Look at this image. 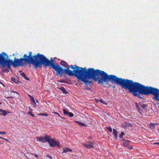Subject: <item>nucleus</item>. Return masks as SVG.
Listing matches in <instances>:
<instances>
[{
    "instance_id": "1",
    "label": "nucleus",
    "mask_w": 159,
    "mask_h": 159,
    "mask_svg": "<svg viewBox=\"0 0 159 159\" xmlns=\"http://www.w3.org/2000/svg\"><path fill=\"white\" fill-rule=\"evenodd\" d=\"M74 72L70 71V75H75V76L79 80L84 82L85 85L91 84L92 81L87 80L92 79L95 82L98 81V84L102 85L103 82L108 83L110 81L112 83H116L121 86L122 88L126 79L117 77L114 75L107 74L103 71L98 69L95 70L93 68H89L80 67L75 66Z\"/></svg>"
},
{
    "instance_id": "2",
    "label": "nucleus",
    "mask_w": 159,
    "mask_h": 159,
    "mask_svg": "<svg viewBox=\"0 0 159 159\" xmlns=\"http://www.w3.org/2000/svg\"><path fill=\"white\" fill-rule=\"evenodd\" d=\"M32 52H30L29 53L28 56L26 54H25L23 56V58L19 59L15 58L13 61L12 60L9 59L8 56L5 53L6 66H7L9 69L11 70V65L14 67H16L23 66L26 63H29L32 64L35 68L38 67L41 68L42 65H43L44 67L50 66L55 70H58L60 67L54 64L53 60H49L43 55L39 53L33 56H32Z\"/></svg>"
},
{
    "instance_id": "3",
    "label": "nucleus",
    "mask_w": 159,
    "mask_h": 159,
    "mask_svg": "<svg viewBox=\"0 0 159 159\" xmlns=\"http://www.w3.org/2000/svg\"><path fill=\"white\" fill-rule=\"evenodd\" d=\"M122 88L128 89L130 93L134 96H137L140 98H143L139 94L148 95L146 93V86L137 82H134L133 80L126 79V80Z\"/></svg>"
},
{
    "instance_id": "4",
    "label": "nucleus",
    "mask_w": 159,
    "mask_h": 159,
    "mask_svg": "<svg viewBox=\"0 0 159 159\" xmlns=\"http://www.w3.org/2000/svg\"><path fill=\"white\" fill-rule=\"evenodd\" d=\"M60 64L62 66L66 68L65 69H63L61 67V66H59V65H55L54 63V64L55 66H59L60 67V68H59L58 69V70H55L57 71L56 74L57 75H58V74L60 75V76L61 77V75L64 73H65L67 74L69 76H72L75 75H75H70L69 74V73L70 72V71L72 72H73V73H74V70L75 69V68H76L75 66H77V65H75L74 66H73V65H71L69 67H68L69 66L68 64L66 61H61L60 62Z\"/></svg>"
},
{
    "instance_id": "5",
    "label": "nucleus",
    "mask_w": 159,
    "mask_h": 159,
    "mask_svg": "<svg viewBox=\"0 0 159 159\" xmlns=\"http://www.w3.org/2000/svg\"><path fill=\"white\" fill-rule=\"evenodd\" d=\"M146 92L148 95L152 94L154 96L153 99L159 101V89L157 88L152 87L146 86Z\"/></svg>"
},
{
    "instance_id": "6",
    "label": "nucleus",
    "mask_w": 159,
    "mask_h": 159,
    "mask_svg": "<svg viewBox=\"0 0 159 159\" xmlns=\"http://www.w3.org/2000/svg\"><path fill=\"white\" fill-rule=\"evenodd\" d=\"M5 53L4 52H2L0 53V66L3 72H7L9 71V70L7 69H4V67L6 66V59Z\"/></svg>"
},
{
    "instance_id": "7",
    "label": "nucleus",
    "mask_w": 159,
    "mask_h": 159,
    "mask_svg": "<svg viewBox=\"0 0 159 159\" xmlns=\"http://www.w3.org/2000/svg\"><path fill=\"white\" fill-rule=\"evenodd\" d=\"M49 144L51 147H54L56 146L58 147H60V145L59 144V142L55 140L54 139H52L49 142Z\"/></svg>"
},
{
    "instance_id": "8",
    "label": "nucleus",
    "mask_w": 159,
    "mask_h": 159,
    "mask_svg": "<svg viewBox=\"0 0 159 159\" xmlns=\"http://www.w3.org/2000/svg\"><path fill=\"white\" fill-rule=\"evenodd\" d=\"M86 148L88 149H91L94 147V143L92 142L87 141L83 144Z\"/></svg>"
},
{
    "instance_id": "9",
    "label": "nucleus",
    "mask_w": 159,
    "mask_h": 159,
    "mask_svg": "<svg viewBox=\"0 0 159 159\" xmlns=\"http://www.w3.org/2000/svg\"><path fill=\"white\" fill-rule=\"evenodd\" d=\"M37 140L38 141H39L43 143H44L46 142V139L44 137H40L37 138Z\"/></svg>"
},
{
    "instance_id": "10",
    "label": "nucleus",
    "mask_w": 159,
    "mask_h": 159,
    "mask_svg": "<svg viewBox=\"0 0 159 159\" xmlns=\"http://www.w3.org/2000/svg\"><path fill=\"white\" fill-rule=\"evenodd\" d=\"M122 141L124 146L126 147H128L127 146L130 142V141L125 140L124 139H123Z\"/></svg>"
},
{
    "instance_id": "11",
    "label": "nucleus",
    "mask_w": 159,
    "mask_h": 159,
    "mask_svg": "<svg viewBox=\"0 0 159 159\" xmlns=\"http://www.w3.org/2000/svg\"><path fill=\"white\" fill-rule=\"evenodd\" d=\"M117 130L114 129H113V134L114 135V137L116 139H117Z\"/></svg>"
},
{
    "instance_id": "12",
    "label": "nucleus",
    "mask_w": 159,
    "mask_h": 159,
    "mask_svg": "<svg viewBox=\"0 0 159 159\" xmlns=\"http://www.w3.org/2000/svg\"><path fill=\"white\" fill-rule=\"evenodd\" d=\"M139 104L141 107L143 109H145V108L148 107V105L146 104H144L142 102H139Z\"/></svg>"
},
{
    "instance_id": "13",
    "label": "nucleus",
    "mask_w": 159,
    "mask_h": 159,
    "mask_svg": "<svg viewBox=\"0 0 159 159\" xmlns=\"http://www.w3.org/2000/svg\"><path fill=\"white\" fill-rule=\"evenodd\" d=\"M71 151H72V150L70 149L69 148H66L63 149L62 152H63V153L67 152H71Z\"/></svg>"
},
{
    "instance_id": "14",
    "label": "nucleus",
    "mask_w": 159,
    "mask_h": 159,
    "mask_svg": "<svg viewBox=\"0 0 159 159\" xmlns=\"http://www.w3.org/2000/svg\"><path fill=\"white\" fill-rule=\"evenodd\" d=\"M20 75L27 80H30V78L26 76L24 73L23 72L20 74Z\"/></svg>"
},
{
    "instance_id": "15",
    "label": "nucleus",
    "mask_w": 159,
    "mask_h": 159,
    "mask_svg": "<svg viewBox=\"0 0 159 159\" xmlns=\"http://www.w3.org/2000/svg\"><path fill=\"white\" fill-rule=\"evenodd\" d=\"M75 121L76 123H78L79 125H82V126H85V127H86L87 126L86 125L85 123H84L81 122L80 121H76V120Z\"/></svg>"
},
{
    "instance_id": "16",
    "label": "nucleus",
    "mask_w": 159,
    "mask_h": 159,
    "mask_svg": "<svg viewBox=\"0 0 159 159\" xmlns=\"http://www.w3.org/2000/svg\"><path fill=\"white\" fill-rule=\"evenodd\" d=\"M60 89L63 93L66 94L68 92L66 91L65 89L63 87H61L60 88H58Z\"/></svg>"
},
{
    "instance_id": "17",
    "label": "nucleus",
    "mask_w": 159,
    "mask_h": 159,
    "mask_svg": "<svg viewBox=\"0 0 159 159\" xmlns=\"http://www.w3.org/2000/svg\"><path fill=\"white\" fill-rule=\"evenodd\" d=\"M45 139H46V141L48 142L49 143L50 141H51V137L49 136L45 135Z\"/></svg>"
},
{
    "instance_id": "18",
    "label": "nucleus",
    "mask_w": 159,
    "mask_h": 159,
    "mask_svg": "<svg viewBox=\"0 0 159 159\" xmlns=\"http://www.w3.org/2000/svg\"><path fill=\"white\" fill-rule=\"evenodd\" d=\"M98 101L103 103V104L106 105L107 104L106 102L105 101H104L103 100H102V99H99L98 100Z\"/></svg>"
},
{
    "instance_id": "19",
    "label": "nucleus",
    "mask_w": 159,
    "mask_h": 159,
    "mask_svg": "<svg viewBox=\"0 0 159 159\" xmlns=\"http://www.w3.org/2000/svg\"><path fill=\"white\" fill-rule=\"evenodd\" d=\"M38 115L45 116H48V114L46 113H45V112L41 113L40 114H38Z\"/></svg>"
},
{
    "instance_id": "20",
    "label": "nucleus",
    "mask_w": 159,
    "mask_h": 159,
    "mask_svg": "<svg viewBox=\"0 0 159 159\" xmlns=\"http://www.w3.org/2000/svg\"><path fill=\"white\" fill-rule=\"evenodd\" d=\"M31 97V101L32 103H35V102L34 101V100L33 98V97H31Z\"/></svg>"
},
{
    "instance_id": "21",
    "label": "nucleus",
    "mask_w": 159,
    "mask_h": 159,
    "mask_svg": "<svg viewBox=\"0 0 159 159\" xmlns=\"http://www.w3.org/2000/svg\"><path fill=\"white\" fill-rule=\"evenodd\" d=\"M125 134L124 132H121L120 134L119 135V137L120 138H123V136Z\"/></svg>"
},
{
    "instance_id": "22",
    "label": "nucleus",
    "mask_w": 159,
    "mask_h": 159,
    "mask_svg": "<svg viewBox=\"0 0 159 159\" xmlns=\"http://www.w3.org/2000/svg\"><path fill=\"white\" fill-rule=\"evenodd\" d=\"M63 113L64 114L66 115H68L69 112L67 111L65 109H63Z\"/></svg>"
},
{
    "instance_id": "23",
    "label": "nucleus",
    "mask_w": 159,
    "mask_h": 159,
    "mask_svg": "<svg viewBox=\"0 0 159 159\" xmlns=\"http://www.w3.org/2000/svg\"><path fill=\"white\" fill-rule=\"evenodd\" d=\"M68 115L70 117H72L73 116H74L73 114L71 112H69V113L68 114Z\"/></svg>"
},
{
    "instance_id": "24",
    "label": "nucleus",
    "mask_w": 159,
    "mask_h": 159,
    "mask_svg": "<svg viewBox=\"0 0 159 159\" xmlns=\"http://www.w3.org/2000/svg\"><path fill=\"white\" fill-rule=\"evenodd\" d=\"M1 114L4 116H5L7 114V112H6V111H5V110H4L2 111V112Z\"/></svg>"
},
{
    "instance_id": "25",
    "label": "nucleus",
    "mask_w": 159,
    "mask_h": 159,
    "mask_svg": "<svg viewBox=\"0 0 159 159\" xmlns=\"http://www.w3.org/2000/svg\"><path fill=\"white\" fill-rule=\"evenodd\" d=\"M53 113H54V114H56V115H57L59 117H61V118H64V117H61L60 114H59L58 113H57L56 112H52Z\"/></svg>"
},
{
    "instance_id": "26",
    "label": "nucleus",
    "mask_w": 159,
    "mask_h": 159,
    "mask_svg": "<svg viewBox=\"0 0 159 159\" xmlns=\"http://www.w3.org/2000/svg\"><path fill=\"white\" fill-rule=\"evenodd\" d=\"M135 104L136 107L137 108V110L139 109V105H138V103L137 102H136L135 103Z\"/></svg>"
},
{
    "instance_id": "27",
    "label": "nucleus",
    "mask_w": 159,
    "mask_h": 159,
    "mask_svg": "<svg viewBox=\"0 0 159 159\" xmlns=\"http://www.w3.org/2000/svg\"><path fill=\"white\" fill-rule=\"evenodd\" d=\"M150 127H153L154 128V127L155 126V125L154 124L152 123H151L150 125Z\"/></svg>"
},
{
    "instance_id": "28",
    "label": "nucleus",
    "mask_w": 159,
    "mask_h": 159,
    "mask_svg": "<svg viewBox=\"0 0 159 159\" xmlns=\"http://www.w3.org/2000/svg\"><path fill=\"white\" fill-rule=\"evenodd\" d=\"M107 129H108L109 131H110V132H112V129L111 127H108Z\"/></svg>"
},
{
    "instance_id": "29",
    "label": "nucleus",
    "mask_w": 159,
    "mask_h": 159,
    "mask_svg": "<svg viewBox=\"0 0 159 159\" xmlns=\"http://www.w3.org/2000/svg\"><path fill=\"white\" fill-rule=\"evenodd\" d=\"M138 112L140 113H141L143 112V110L142 109L139 108V109H138Z\"/></svg>"
},
{
    "instance_id": "30",
    "label": "nucleus",
    "mask_w": 159,
    "mask_h": 159,
    "mask_svg": "<svg viewBox=\"0 0 159 159\" xmlns=\"http://www.w3.org/2000/svg\"><path fill=\"white\" fill-rule=\"evenodd\" d=\"M0 139H4L7 142H8L9 141V140L7 139H5V138H4L1 137L0 136Z\"/></svg>"
},
{
    "instance_id": "31",
    "label": "nucleus",
    "mask_w": 159,
    "mask_h": 159,
    "mask_svg": "<svg viewBox=\"0 0 159 159\" xmlns=\"http://www.w3.org/2000/svg\"><path fill=\"white\" fill-rule=\"evenodd\" d=\"M6 134V133L5 132L3 131V132H0V134Z\"/></svg>"
},
{
    "instance_id": "32",
    "label": "nucleus",
    "mask_w": 159,
    "mask_h": 159,
    "mask_svg": "<svg viewBox=\"0 0 159 159\" xmlns=\"http://www.w3.org/2000/svg\"><path fill=\"white\" fill-rule=\"evenodd\" d=\"M28 114L30 115L32 117H34V115L32 114L30 112H28Z\"/></svg>"
},
{
    "instance_id": "33",
    "label": "nucleus",
    "mask_w": 159,
    "mask_h": 159,
    "mask_svg": "<svg viewBox=\"0 0 159 159\" xmlns=\"http://www.w3.org/2000/svg\"><path fill=\"white\" fill-rule=\"evenodd\" d=\"M127 147L128 148H129L130 150H131V149H133V147L131 146L129 147Z\"/></svg>"
},
{
    "instance_id": "34",
    "label": "nucleus",
    "mask_w": 159,
    "mask_h": 159,
    "mask_svg": "<svg viewBox=\"0 0 159 159\" xmlns=\"http://www.w3.org/2000/svg\"><path fill=\"white\" fill-rule=\"evenodd\" d=\"M13 96H9V97H7V98H11V99H12L13 98Z\"/></svg>"
},
{
    "instance_id": "35",
    "label": "nucleus",
    "mask_w": 159,
    "mask_h": 159,
    "mask_svg": "<svg viewBox=\"0 0 159 159\" xmlns=\"http://www.w3.org/2000/svg\"><path fill=\"white\" fill-rule=\"evenodd\" d=\"M47 157L49 158L50 159H52L49 155H47Z\"/></svg>"
},
{
    "instance_id": "36",
    "label": "nucleus",
    "mask_w": 159,
    "mask_h": 159,
    "mask_svg": "<svg viewBox=\"0 0 159 159\" xmlns=\"http://www.w3.org/2000/svg\"><path fill=\"white\" fill-rule=\"evenodd\" d=\"M32 154L34 156L36 157H38V155L37 154Z\"/></svg>"
},
{
    "instance_id": "37",
    "label": "nucleus",
    "mask_w": 159,
    "mask_h": 159,
    "mask_svg": "<svg viewBox=\"0 0 159 159\" xmlns=\"http://www.w3.org/2000/svg\"><path fill=\"white\" fill-rule=\"evenodd\" d=\"M11 92H13V93H16L17 94H18V93L17 92H16V91H11Z\"/></svg>"
},
{
    "instance_id": "38",
    "label": "nucleus",
    "mask_w": 159,
    "mask_h": 159,
    "mask_svg": "<svg viewBox=\"0 0 159 159\" xmlns=\"http://www.w3.org/2000/svg\"><path fill=\"white\" fill-rule=\"evenodd\" d=\"M33 107H36V103H35H35H33Z\"/></svg>"
},
{
    "instance_id": "39",
    "label": "nucleus",
    "mask_w": 159,
    "mask_h": 159,
    "mask_svg": "<svg viewBox=\"0 0 159 159\" xmlns=\"http://www.w3.org/2000/svg\"><path fill=\"white\" fill-rule=\"evenodd\" d=\"M153 143L154 144H159V142H155V143Z\"/></svg>"
},
{
    "instance_id": "40",
    "label": "nucleus",
    "mask_w": 159,
    "mask_h": 159,
    "mask_svg": "<svg viewBox=\"0 0 159 159\" xmlns=\"http://www.w3.org/2000/svg\"><path fill=\"white\" fill-rule=\"evenodd\" d=\"M4 111V110H2L1 109H0V111L1 112H2V111Z\"/></svg>"
},
{
    "instance_id": "41",
    "label": "nucleus",
    "mask_w": 159,
    "mask_h": 159,
    "mask_svg": "<svg viewBox=\"0 0 159 159\" xmlns=\"http://www.w3.org/2000/svg\"><path fill=\"white\" fill-rule=\"evenodd\" d=\"M115 86H112V88H115Z\"/></svg>"
},
{
    "instance_id": "42",
    "label": "nucleus",
    "mask_w": 159,
    "mask_h": 159,
    "mask_svg": "<svg viewBox=\"0 0 159 159\" xmlns=\"http://www.w3.org/2000/svg\"><path fill=\"white\" fill-rule=\"evenodd\" d=\"M12 79H14V78L13 77H12L11 78V80H12Z\"/></svg>"
},
{
    "instance_id": "43",
    "label": "nucleus",
    "mask_w": 159,
    "mask_h": 159,
    "mask_svg": "<svg viewBox=\"0 0 159 159\" xmlns=\"http://www.w3.org/2000/svg\"><path fill=\"white\" fill-rule=\"evenodd\" d=\"M2 103L0 102V104H1Z\"/></svg>"
},
{
    "instance_id": "44",
    "label": "nucleus",
    "mask_w": 159,
    "mask_h": 159,
    "mask_svg": "<svg viewBox=\"0 0 159 159\" xmlns=\"http://www.w3.org/2000/svg\"><path fill=\"white\" fill-rule=\"evenodd\" d=\"M36 101L38 102V101L37 100Z\"/></svg>"
},
{
    "instance_id": "45",
    "label": "nucleus",
    "mask_w": 159,
    "mask_h": 159,
    "mask_svg": "<svg viewBox=\"0 0 159 159\" xmlns=\"http://www.w3.org/2000/svg\"><path fill=\"white\" fill-rule=\"evenodd\" d=\"M158 108H159V106H158Z\"/></svg>"
},
{
    "instance_id": "46",
    "label": "nucleus",
    "mask_w": 159,
    "mask_h": 159,
    "mask_svg": "<svg viewBox=\"0 0 159 159\" xmlns=\"http://www.w3.org/2000/svg\"><path fill=\"white\" fill-rule=\"evenodd\" d=\"M1 114V113H0V114Z\"/></svg>"
},
{
    "instance_id": "47",
    "label": "nucleus",
    "mask_w": 159,
    "mask_h": 159,
    "mask_svg": "<svg viewBox=\"0 0 159 159\" xmlns=\"http://www.w3.org/2000/svg\"><path fill=\"white\" fill-rule=\"evenodd\" d=\"M1 144V143H0V144Z\"/></svg>"
}]
</instances>
